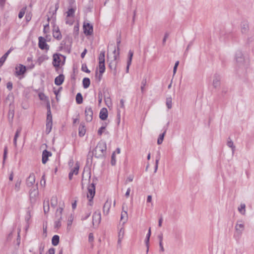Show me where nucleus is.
I'll return each instance as SVG.
<instances>
[{"instance_id": "nucleus-1", "label": "nucleus", "mask_w": 254, "mask_h": 254, "mask_svg": "<svg viewBox=\"0 0 254 254\" xmlns=\"http://www.w3.org/2000/svg\"><path fill=\"white\" fill-rule=\"evenodd\" d=\"M119 56V52H117L116 49L114 50L112 55L108 56L107 62L109 63V66L111 70H113L114 75H116L117 72L116 67Z\"/></svg>"}, {"instance_id": "nucleus-2", "label": "nucleus", "mask_w": 254, "mask_h": 254, "mask_svg": "<svg viewBox=\"0 0 254 254\" xmlns=\"http://www.w3.org/2000/svg\"><path fill=\"white\" fill-rule=\"evenodd\" d=\"M106 143L104 141H100L96 146L93 154L96 158H102L106 152Z\"/></svg>"}, {"instance_id": "nucleus-3", "label": "nucleus", "mask_w": 254, "mask_h": 254, "mask_svg": "<svg viewBox=\"0 0 254 254\" xmlns=\"http://www.w3.org/2000/svg\"><path fill=\"white\" fill-rule=\"evenodd\" d=\"M95 193V184L92 183L88 187L87 198H89V205H92V199L94 197Z\"/></svg>"}, {"instance_id": "nucleus-4", "label": "nucleus", "mask_w": 254, "mask_h": 254, "mask_svg": "<svg viewBox=\"0 0 254 254\" xmlns=\"http://www.w3.org/2000/svg\"><path fill=\"white\" fill-rule=\"evenodd\" d=\"M38 185L36 184L35 185L33 186V187L30 190L29 195L31 200L35 201V198L38 196Z\"/></svg>"}, {"instance_id": "nucleus-5", "label": "nucleus", "mask_w": 254, "mask_h": 254, "mask_svg": "<svg viewBox=\"0 0 254 254\" xmlns=\"http://www.w3.org/2000/svg\"><path fill=\"white\" fill-rule=\"evenodd\" d=\"M92 218L93 225L98 226L100 224L101 219L100 211L99 210L95 211L93 215Z\"/></svg>"}, {"instance_id": "nucleus-6", "label": "nucleus", "mask_w": 254, "mask_h": 254, "mask_svg": "<svg viewBox=\"0 0 254 254\" xmlns=\"http://www.w3.org/2000/svg\"><path fill=\"white\" fill-rule=\"evenodd\" d=\"M35 183V177L34 174H30L29 176L27 178L26 184L27 187H31L34 186Z\"/></svg>"}, {"instance_id": "nucleus-7", "label": "nucleus", "mask_w": 254, "mask_h": 254, "mask_svg": "<svg viewBox=\"0 0 254 254\" xmlns=\"http://www.w3.org/2000/svg\"><path fill=\"white\" fill-rule=\"evenodd\" d=\"M112 201L111 199H108L103 206V213L105 215H108L111 206Z\"/></svg>"}, {"instance_id": "nucleus-8", "label": "nucleus", "mask_w": 254, "mask_h": 254, "mask_svg": "<svg viewBox=\"0 0 254 254\" xmlns=\"http://www.w3.org/2000/svg\"><path fill=\"white\" fill-rule=\"evenodd\" d=\"M83 29L85 34L90 35L93 33V27L88 23H84Z\"/></svg>"}, {"instance_id": "nucleus-9", "label": "nucleus", "mask_w": 254, "mask_h": 254, "mask_svg": "<svg viewBox=\"0 0 254 254\" xmlns=\"http://www.w3.org/2000/svg\"><path fill=\"white\" fill-rule=\"evenodd\" d=\"M39 47L42 50H48L49 46L47 44L45 38L42 37L39 38Z\"/></svg>"}, {"instance_id": "nucleus-10", "label": "nucleus", "mask_w": 254, "mask_h": 254, "mask_svg": "<svg viewBox=\"0 0 254 254\" xmlns=\"http://www.w3.org/2000/svg\"><path fill=\"white\" fill-rule=\"evenodd\" d=\"M79 168V165L78 163L77 162L75 164V165L74 167V168L71 170L70 173H69L68 177H69V179L70 180H71L72 179L73 176L74 175H76L78 174Z\"/></svg>"}, {"instance_id": "nucleus-11", "label": "nucleus", "mask_w": 254, "mask_h": 254, "mask_svg": "<svg viewBox=\"0 0 254 254\" xmlns=\"http://www.w3.org/2000/svg\"><path fill=\"white\" fill-rule=\"evenodd\" d=\"M86 120L87 122H90L92 120L93 112L91 107H87L85 110Z\"/></svg>"}, {"instance_id": "nucleus-12", "label": "nucleus", "mask_w": 254, "mask_h": 254, "mask_svg": "<svg viewBox=\"0 0 254 254\" xmlns=\"http://www.w3.org/2000/svg\"><path fill=\"white\" fill-rule=\"evenodd\" d=\"M15 73L17 75H20L23 74L26 71L25 66L19 64L15 67Z\"/></svg>"}, {"instance_id": "nucleus-13", "label": "nucleus", "mask_w": 254, "mask_h": 254, "mask_svg": "<svg viewBox=\"0 0 254 254\" xmlns=\"http://www.w3.org/2000/svg\"><path fill=\"white\" fill-rule=\"evenodd\" d=\"M123 211L121 213V221L123 222V225H124L127 221L128 215L127 210H124V206L122 207Z\"/></svg>"}, {"instance_id": "nucleus-14", "label": "nucleus", "mask_w": 254, "mask_h": 254, "mask_svg": "<svg viewBox=\"0 0 254 254\" xmlns=\"http://www.w3.org/2000/svg\"><path fill=\"white\" fill-rule=\"evenodd\" d=\"M220 76L217 74L214 76L212 85L215 88H219L220 86Z\"/></svg>"}, {"instance_id": "nucleus-15", "label": "nucleus", "mask_w": 254, "mask_h": 254, "mask_svg": "<svg viewBox=\"0 0 254 254\" xmlns=\"http://www.w3.org/2000/svg\"><path fill=\"white\" fill-rule=\"evenodd\" d=\"M235 229L237 233L241 234L244 230V224L242 221H238L235 226Z\"/></svg>"}, {"instance_id": "nucleus-16", "label": "nucleus", "mask_w": 254, "mask_h": 254, "mask_svg": "<svg viewBox=\"0 0 254 254\" xmlns=\"http://www.w3.org/2000/svg\"><path fill=\"white\" fill-rule=\"evenodd\" d=\"M52 155L51 152L44 150L42 153V163L45 164L48 160V157Z\"/></svg>"}, {"instance_id": "nucleus-17", "label": "nucleus", "mask_w": 254, "mask_h": 254, "mask_svg": "<svg viewBox=\"0 0 254 254\" xmlns=\"http://www.w3.org/2000/svg\"><path fill=\"white\" fill-rule=\"evenodd\" d=\"M61 59L58 54H54L53 55V65L55 67L59 66L60 64Z\"/></svg>"}, {"instance_id": "nucleus-18", "label": "nucleus", "mask_w": 254, "mask_h": 254, "mask_svg": "<svg viewBox=\"0 0 254 254\" xmlns=\"http://www.w3.org/2000/svg\"><path fill=\"white\" fill-rule=\"evenodd\" d=\"M133 55V52L131 51V50H130L128 52V60L127 61V68H126V72L127 73H128V72H129V66L130 65L131 63Z\"/></svg>"}, {"instance_id": "nucleus-19", "label": "nucleus", "mask_w": 254, "mask_h": 254, "mask_svg": "<svg viewBox=\"0 0 254 254\" xmlns=\"http://www.w3.org/2000/svg\"><path fill=\"white\" fill-rule=\"evenodd\" d=\"M108 117V111L105 108H102L100 112V118L102 120H105Z\"/></svg>"}, {"instance_id": "nucleus-20", "label": "nucleus", "mask_w": 254, "mask_h": 254, "mask_svg": "<svg viewBox=\"0 0 254 254\" xmlns=\"http://www.w3.org/2000/svg\"><path fill=\"white\" fill-rule=\"evenodd\" d=\"M64 75L63 74H60L57 77H56L55 79V83L57 85H61L64 80Z\"/></svg>"}, {"instance_id": "nucleus-21", "label": "nucleus", "mask_w": 254, "mask_h": 254, "mask_svg": "<svg viewBox=\"0 0 254 254\" xmlns=\"http://www.w3.org/2000/svg\"><path fill=\"white\" fill-rule=\"evenodd\" d=\"M125 235V229L123 226L120 228L118 232V243H120Z\"/></svg>"}, {"instance_id": "nucleus-22", "label": "nucleus", "mask_w": 254, "mask_h": 254, "mask_svg": "<svg viewBox=\"0 0 254 254\" xmlns=\"http://www.w3.org/2000/svg\"><path fill=\"white\" fill-rule=\"evenodd\" d=\"M53 36L59 40L62 39V35L58 27L54 28L53 30Z\"/></svg>"}, {"instance_id": "nucleus-23", "label": "nucleus", "mask_w": 254, "mask_h": 254, "mask_svg": "<svg viewBox=\"0 0 254 254\" xmlns=\"http://www.w3.org/2000/svg\"><path fill=\"white\" fill-rule=\"evenodd\" d=\"M249 25L247 22H243L241 24V32L243 34H247L249 31Z\"/></svg>"}, {"instance_id": "nucleus-24", "label": "nucleus", "mask_w": 254, "mask_h": 254, "mask_svg": "<svg viewBox=\"0 0 254 254\" xmlns=\"http://www.w3.org/2000/svg\"><path fill=\"white\" fill-rule=\"evenodd\" d=\"M99 69L100 73L99 80H100L102 74L104 72L105 70V63H99Z\"/></svg>"}, {"instance_id": "nucleus-25", "label": "nucleus", "mask_w": 254, "mask_h": 254, "mask_svg": "<svg viewBox=\"0 0 254 254\" xmlns=\"http://www.w3.org/2000/svg\"><path fill=\"white\" fill-rule=\"evenodd\" d=\"M43 208L45 214H47L49 211V200L48 199H45L43 202Z\"/></svg>"}, {"instance_id": "nucleus-26", "label": "nucleus", "mask_w": 254, "mask_h": 254, "mask_svg": "<svg viewBox=\"0 0 254 254\" xmlns=\"http://www.w3.org/2000/svg\"><path fill=\"white\" fill-rule=\"evenodd\" d=\"M86 132V129L83 124H81L78 128V134L80 136L84 135Z\"/></svg>"}, {"instance_id": "nucleus-27", "label": "nucleus", "mask_w": 254, "mask_h": 254, "mask_svg": "<svg viewBox=\"0 0 254 254\" xmlns=\"http://www.w3.org/2000/svg\"><path fill=\"white\" fill-rule=\"evenodd\" d=\"M21 128L19 127V128H18L17 129L16 133L15 134V135L14 137V139H13V144L15 147H17V138L19 136V134L21 132Z\"/></svg>"}, {"instance_id": "nucleus-28", "label": "nucleus", "mask_w": 254, "mask_h": 254, "mask_svg": "<svg viewBox=\"0 0 254 254\" xmlns=\"http://www.w3.org/2000/svg\"><path fill=\"white\" fill-rule=\"evenodd\" d=\"M150 235H151V229L150 228L148 230V233L146 236V240H145L146 246L147 247V251H146L147 253H148V252L149 251V239H150Z\"/></svg>"}, {"instance_id": "nucleus-29", "label": "nucleus", "mask_w": 254, "mask_h": 254, "mask_svg": "<svg viewBox=\"0 0 254 254\" xmlns=\"http://www.w3.org/2000/svg\"><path fill=\"white\" fill-rule=\"evenodd\" d=\"M63 209L62 207H60L57 209L56 212V217L57 219H62Z\"/></svg>"}, {"instance_id": "nucleus-30", "label": "nucleus", "mask_w": 254, "mask_h": 254, "mask_svg": "<svg viewBox=\"0 0 254 254\" xmlns=\"http://www.w3.org/2000/svg\"><path fill=\"white\" fill-rule=\"evenodd\" d=\"M227 144L228 146L232 149V153L233 154L235 150V146L234 145L233 142L230 138H229L228 139Z\"/></svg>"}, {"instance_id": "nucleus-31", "label": "nucleus", "mask_w": 254, "mask_h": 254, "mask_svg": "<svg viewBox=\"0 0 254 254\" xmlns=\"http://www.w3.org/2000/svg\"><path fill=\"white\" fill-rule=\"evenodd\" d=\"M83 86L84 88H88L90 84V81L89 78L85 77L83 79Z\"/></svg>"}, {"instance_id": "nucleus-32", "label": "nucleus", "mask_w": 254, "mask_h": 254, "mask_svg": "<svg viewBox=\"0 0 254 254\" xmlns=\"http://www.w3.org/2000/svg\"><path fill=\"white\" fill-rule=\"evenodd\" d=\"M59 239H60V238H59V236H58V235L54 236L53 237L52 240V244L54 246L58 245L59 243Z\"/></svg>"}, {"instance_id": "nucleus-33", "label": "nucleus", "mask_w": 254, "mask_h": 254, "mask_svg": "<svg viewBox=\"0 0 254 254\" xmlns=\"http://www.w3.org/2000/svg\"><path fill=\"white\" fill-rule=\"evenodd\" d=\"M58 204V198L56 196H54L51 199V204L52 207H56Z\"/></svg>"}, {"instance_id": "nucleus-34", "label": "nucleus", "mask_w": 254, "mask_h": 254, "mask_svg": "<svg viewBox=\"0 0 254 254\" xmlns=\"http://www.w3.org/2000/svg\"><path fill=\"white\" fill-rule=\"evenodd\" d=\"M76 102L77 104H80L83 102V98L80 93H78L76 96Z\"/></svg>"}, {"instance_id": "nucleus-35", "label": "nucleus", "mask_w": 254, "mask_h": 254, "mask_svg": "<svg viewBox=\"0 0 254 254\" xmlns=\"http://www.w3.org/2000/svg\"><path fill=\"white\" fill-rule=\"evenodd\" d=\"M166 130H165L163 133L160 134L159 135V136L157 140L158 144L160 145V144H162V143L163 141L164 137L165 134L166 133Z\"/></svg>"}, {"instance_id": "nucleus-36", "label": "nucleus", "mask_w": 254, "mask_h": 254, "mask_svg": "<svg viewBox=\"0 0 254 254\" xmlns=\"http://www.w3.org/2000/svg\"><path fill=\"white\" fill-rule=\"evenodd\" d=\"M75 10L73 8H70L68 9V10L67 11V17L69 18H73L74 16Z\"/></svg>"}, {"instance_id": "nucleus-37", "label": "nucleus", "mask_w": 254, "mask_h": 254, "mask_svg": "<svg viewBox=\"0 0 254 254\" xmlns=\"http://www.w3.org/2000/svg\"><path fill=\"white\" fill-rule=\"evenodd\" d=\"M246 205L245 204H241L240 207L238 208L239 211L243 215H245L246 214Z\"/></svg>"}, {"instance_id": "nucleus-38", "label": "nucleus", "mask_w": 254, "mask_h": 254, "mask_svg": "<svg viewBox=\"0 0 254 254\" xmlns=\"http://www.w3.org/2000/svg\"><path fill=\"white\" fill-rule=\"evenodd\" d=\"M52 123H46V132L47 134H49L52 128Z\"/></svg>"}, {"instance_id": "nucleus-39", "label": "nucleus", "mask_w": 254, "mask_h": 254, "mask_svg": "<svg viewBox=\"0 0 254 254\" xmlns=\"http://www.w3.org/2000/svg\"><path fill=\"white\" fill-rule=\"evenodd\" d=\"M99 63H105V52L100 53L99 56Z\"/></svg>"}, {"instance_id": "nucleus-40", "label": "nucleus", "mask_w": 254, "mask_h": 254, "mask_svg": "<svg viewBox=\"0 0 254 254\" xmlns=\"http://www.w3.org/2000/svg\"><path fill=\"white\" fill-rule=\"evenodd\" d=\"M26 10V7H23L20 10V11L18 14V17L19 18H22L23 17V16L25 13Z\"/></svg>"}, {"instance_id": "nucleus-41", "label": "nucleus", "mask_w": 254, "mask_h": 254, "mask_svg": "<svg viewBox=\"0 0 254 254\" xmlns=\"http://www.w3.org/2000/svg\"><path fill=\"white\" fill-rule=\"evenodd\" d=\"M39 97L41 100L47 101L48 99L47 97L43 93H40L39 94Z\"/></svg>"}, {"instance_id": "nucleus-42", "label": "nucleus", "mask_w": 254, "mask_h": 254, "mask_svg": "<svg viewBox=\"0 0 254 254\" xmlns=\"http://www.w3.org/2000/svg\"><path fill=\"white\" fill-rule=\"evenodd\" d=\"M21 183V180H17L15 183L14 188L16 191H19L20 190Z\"/></svg>"}, {"instance_id": "nucleus-43", "label": "nucleus", "mask_w": 254, "mask_h": 254, "mask_svg": "<svg viewBox=\"0 0 254 254\" xmlns=\"http://www.w3.org/2000/svg\"><path fill=\"white\" fill-rule=\"evenodd\" d=\"M166 105L169 109L172 108V98H167L166 99Z\"/></svg>"}, {"instance_id": "nucleus-44", "label": "nucleus", "mask_w": 254, "mask_h": 254, "mask_svg": "<svg viewBox=\"0 0 254 254\" xmlns=\"http://www.w3.org/2000/svg\"><path fill=\"white\" fill-rule=\"evenodd\" d=\"M61 219H57L55 222V227L57 228H59L61 226Z\"/></svg>"}, {"instance_id": "nucleus-45", "label": "nucleus", "mask_w": 254, "mask_h": 254, "mask_svg": "<svg viewBox=\"0 0 254 254\" xmlns=\"http://www.w3.org/2000/svg\"><path fill=\"white\" fill-rule=\"evenodd\" d=\"M111 164L114 166L116 164L115 152H113L111 158Z\"/></svg>"}, {"instance_id": "nucleus-46", "label": "nucleus", "mask_w": 254, "mask_h": 254, "mask_svg": "<svg viewBox=\"0 0 254 254\" xmlns=\"http://www.w3.org/2000/svg\"><path fill=\"white\" fill-rule=\"evenodd\" d=\"M105 102L107 106L110 107L112 105L111 100L110 98H105Z\"/></svg>"}, {"instance_id": "nucleus-47", "label": "nucleus", "mask_w": 254, "mask_h": 254, "mask_svg": "<svg viewBox=\"0 0 254 254\" xmlns=\"http://www.w3.org/2000/svg\"><path fill=\"white\" fill-rule=\"evenodd\" d=\"M146 84V80H143L141 82V92L143 93L144 92V87Z\"/></svg>"}, {"instance_id": "nucleus-48", "label": "nucleus", "mask_w": 254, "mask_h": 254, "mask_svg": "<svg viewBox=\"0 0 254 254\" xmlns=\"http://www.w3.org/2000/svg\"><path fill=\"white\" fill-rule=\"evenodd\" d=\"M66 23L68 24L69 25H72L73 23V19L72 18H69L67 17L66 18Z\"/></svg>"}, {"instance_id": "nucleus-49", "label": "nucleus", "mask_w": 254, "mask_h": 254, "mask_svg": "<svg viewBox=\"0 0 254 254\" xmlns=\"http://www.w3.org/2000/svg\"><path fill=\"white\" fill-rule=\"evenodd\" d=\"M105 128H106L105 127H101L98 131V134L101 135L102 134V133L103 132V131L105 130Z\"/></svg>"}, {"instance_id": "nucleus-50", "label": "nucleus", "mask_w": 254, "mask_h": 254, "mask_svg": "<svg viewBox=\"0 0 254 254\" xmlns=\"http://www.w3.org/2000/svg\"><path fill=\"white\" fill-rule=\"evenodd\" d=\"M83 177H83V176H82V181H81V185H82V189H83V188H84V185H85L86 184H87V182H88V180H86V179L84 180V179H83Z\"/></svg>"}, {"instance_id": "nucleus-51", "label": "nucleus", "mask_w": 254, "mask_h": 254, "mask_svg": "<svg viewBox=\"0 0 254 254\" xmlns=\"http://www.w3.org/2000/svg\"><path fill=\"white\" fill-rule=\"evenodd\" d=\"M6 87L9 90H11L12 88V83L11 82H7Z\"/></svg>"}, {"instance_id": "nucleus-52", "label": "nucleus", "mask_w": 254, "mask_h": 254, "mask_svg": "<svg viewBox=\"0 0 254 254\" xmlns=\"http://www.w3.org/2000/svg\"><path fill=\"white\" fill-rule=\"evenodd\" d=\"M8 117L9 118L11 117V120H12L13 117H14V111L13 110H10L8 113Z\"/></svg>"}, {"instance_id": "nucleus-53", "label": "nucleus", "mask_w": 254, "mask_h": 254, "mask_svg": "<svg viewBox=\"0 0 254 254\" xmlns=\"http://www.w3.org/2000/svg\"><path fill=\"white\" fill-rule=\"evenodd\" d=\"M168 36H169V34L166 33L165 34L164 37V38L163 39V41H162L163 45H164L165 44L166 41L167 39L168 38Z\"/></svg>"}, {"instance_id": "nucleus-54", "label": "nucleus", "mask_w": 254, "mask_h": 254, "mask_svg": "<svg viewBox=\"0 0 254 254\" xmlns=\"http://www.w3.org/2000/svg\"><path fill=\"white\" fill-rule=\"evenodd\" d=\"M159 160V157H158L155 161V172H156L158 169V163Z\"/></svg>"}, {"instance_id": "nucleus-55", "label": "nucleus", "mask_w": 254, "mask_h": 254, "mask_svg": "<svg viewBox=\"0 0 254 254\" xmlns=\"http://www.w3.org/2000/svg\"><path fill=\"white\" fill-rule=\"evenodd\" d=\"M46 254H55V249L54 248L50 249Z\"/></svg>"}, {"instance_id": "nucleus-56", "label": "nucleus", "mask_w": 254, "mask_h": 254, "mask_svg": "<svg viewBox=\"0 0 254 254\" xmlns=\"http://www.w3.org/2000/svg\"><path fill=\"white\" fill-rule=\"evenodd\" d=\"M47 123H52V116L47 115Z\"/></svg>"}, {"instance_id": "nucleus-57", "label": "nucleus", "mask_w": 254, "mask_h": 254, "mask_svg": "<svg viewBox=\"0 0 254 254\" xmlns=\"http://www.w3.org/2000/svg\"><path fill=\"white\" fill-rule=\"evenodd\" d=\"M47 225L43 226V235L45 237L47 236Z\"/></svg>"}, {"instance_id": "nucleus-58", "label": "nucleus", "mask_w": 254, "mask_h": 254, "mask_svg": "<svg viewBox=\"0 0 254 254\" xmlns=\"http://www.w3.org/2000/svg\"><path fill=\"white\" fill-rule=\"evenodd\" d=\"M133 179V177L132 176H129L127 179L126 182H131L132 181Z\"/></svg>"}, {"instance_id": "nucleus-59", "label": "nucleus", "mask_w": 254, "mask_h": 254, "mask_svg": "<svg viewBox=\"0 0 254 254\" xmlns=\"http://www.w3.org/2000/svg\"><path fill=\"white\" fill-rule=\"evenodd\" d=\"M89 242H92L94 239L93 235L92 233H90L89 235Z\"/></svg>"}, {"instance_id": "nucleus-60", "label": "nucleus", "mask_w": 254, "mask_h": 254, "mask_svg": "<svg viewBox=\"0 0 254 254\" xmlns=\"http://www.w3.org/2000/svg\"><path fill=\"white\" fill-rule=\"evenodd\" d=\"M158 238L159 240V243H162L163 241V234H161L159 235H158Z\"/></svg>"}, {"instance_id": "nucleus-61", "label": "nucleus", "mask_w": 254, "mask_h": 254, "mask_svg": "<svg viewBox=\"0 0 254 254\" xmlns=\"http://www.w3.org/2000/svg\"><path fill=\"white\" fill-rule=\"evenodd\" d=\"M163 221V218L161 217L160 218L158 221V226L161 227L162 226V223Z\"/></svg>"}, {"instance_id": "nucleus-62", "label": "nucleus", "mask_w": 254, "mask_h": 254, "mask_svg": "<svg viewBox=\"0 0 254 254\" xmlns=\"http://www.w3.org/2000/svg\"><path fill=\"white\" fill-rule=\"evenodd\" d=\"M87 53V50L86 49H84V50L83 51V52L81 53V57L82 58H84L85 55H86Z\"/></svg>"}, {"instance_id": "nucleus-63", "label": "nucleus", "mask_w": 254, "mask_h": 254, "mask_svg": "<svg viewBox=\"0 0 254 254\" xmlns=\"http://www.w3.org/2000/svg\"><path fill=\"white\" fill-rule=\"evenodd\" d=\"M130 188H128L127 190V191L125 194V195L127 197H128L129 195V193H130Z\"/></svg>"}, {"instance_id": "nucleus-64", "label": "nucleus", "mask_w": 254, "mask_h": 254, "mask_svg": "<svg viewBox=\"0 0 254 254\" xmlns=\"http://www.w3.org/2000/svg\"><path fill=\"white\" fill-rule=\"evenodd\" d=\"M5 60L2 58V57L0 59V67L2 66Z\"/></svg>"}]
</instances>
